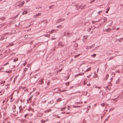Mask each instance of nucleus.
Listing matches in <instances>:
<instances>
[{
    "mask_svg": "<svg viewBox=\"0 0 123 123\" xmlns=\"http://www.w3.org/2000/svg\"><path fill=\"white\" fill-rule=\"evenodd\" d=\"M43 79H41L40 81H39V84H42L43 83Z\"/></svg>",
    "mask_w": 123,
    "mask_h": 123,
    "instance_id": "f257e3e1",
    "label": "nucleus"
},
{
    "mask_svg": "<svg viewBox=\"0 0 123 123\" xmlns=\"http://www.w3.org/2000/svg\"><path fill=\"white\" fill-rule=\"evenodd\" d=\"M25 3V1H24L23 2H22L19 5V6L20 7H21L22 6H23V5Z\"/></svg>",
    "mask_w": 123,
    "mask_h": 123,
    "instance_id": "f03ea898",
    "label": "nucleus"
},
{
    "mask_svg": "<svg viewBox=\"0 0 123 123\" xmlns=\"http://www.w3.org/2000/svg\"><path fill=\"white\" fill-rule=\"evenodd\" d=\"M59 46H60L62 47H63L64 46V45L63 43H62L61 42H59Z\"/></svg>",
    "mask_w": 123,
    "mask_h": 123,
    "instance_id": "7ed1b4c3",
    "label": "nucleus"
},
{
    "mask_svg": "<svg viewBox=\"0 0 123 123\" xmlns=\"http://www.w3.org/2000/svg\"><path fill=\"white\" fill-rule=\"evenodd\" d=\"M94 45V44H93V45H91V46H87L86 47V49H90V48H92V46H93V45Z\"/></svg>",
    "mask_w": 123,
    "mask_h": 123,
    "instance_id": "20e7f679",
    "label": "nucleus"
},
{
    "mask_svg": "<svg viewBox=\"0 0 123 123\" xmlns=\"http://www.w3.org/2000/svg\"><path fill=\"white\" fill-rule=\"evenodd\" d=\"M111 30V29L110 28H108L106 30L107 32H108L110 31Z\"/></svg>",
    "mask_w": 123,
    "mask_h": 123,
    "instance_id": "39448f33",
    "label": "nucleus"
},
{
    "mask_svg": "<svg viewBox=\"0 0 123 123\" xmlns=\"http://www.w3.org/2000/svg\"><path fill=\"white\" fill-rule=\"evenodd\" d=\"M91 67H90L89 68H88V69H87L85 71L87 72L88 71H90L91 70Z\"/></svg>",
    "mask_w": 123,
    "mask_h": 123,
    "instance_id": "423d86ee",
    "label": "nucleus"
},
{
    "mask_svg": "<svg viewBox=\"0 0 123 123\" xmlns=\"http://www.w3.org/2000/svg\"><path fill=\"white\" fill-rule=\"evenodd\" d=\"M48 119H46L44 120H42V121H41V122L43 123H45L47 121H48Z\"/></svg>",
    "mask_w": 123,
    "mask_h": 123,
    "instance_id": "0eeeda50",
    "label": "nucleus"
},
{
    "mask_svg": "<svg viewBox=\"0 0 123 123\" xmlns=\"http://www.w3.org/2000/svg\"><path fill=\"white\" fill-rule=\"evenodd\" d=\"M41 13H39L38 14H37V15H35V16H36L35 17L34 16V17H36L37 16H39V15H41ZM34 16H35V15Z\"/></svg>",
    "mask_w": 123,
    "mask_h": 123,
    "instance_id": "6e6552de",
    "label": "nucleus"
},
{
    "mask_svg": "<svg viewBox=\"0 0 123 123\" xmlns=\"http://www.w3.org/2000/svg\"><path fill=\"white\" fill-rule=\"evenodd\" d=\"M5 19V17H3L1 18H0V19H1L2 20H4Z\"/></svg>",
    "mask_w": 123,
    "mask_h": 123,
    "instance_id": "1a4fd4ad",
    "label": "nucleus"
},
{
    "mask_svg": "<svg viewBox=\"0 0 123 123\" xmlns=\"http://www.w3.org/2000/svg\"><path fill=\"white\" fill-rule=\"evenodd\" d=\"M61 19H60L59 20L57 21L56 22V23H58L59 22H61Z\"/></svg>",
    "mask_w": 123,
    "mask_h": 123,
    "instance_id": "9d476101",
    "label": "nucleus"
},
{
    "mask_svg": "<svg viewBox=\"0 0 123 123\" xmlns=\"http://www.w3.org/2000/svg\"><path fill=\"white\" fill-rule=\"evenodd\" d=\"M83 6H82V7L81 8V9H83L84 8L85 6H86V5H82Z\"/></svg>",
    "mask_w": 123,
    "mask_h": 123,
    "instance_id": "9b49d317",
    "label": "nucleus"
},
{
    "mask_svg": "<svg viewBox=\"0 0 123 123\" xmlns=\"http://www.w3.org/2000/svg\"><path fill=\"white\" fill-rule=\"evenodd\" d=\"M51 110H47L46 111H45V113H47V112H49V111H50Z\"/></svg>",
    "mask_w": 123,
    "mask_h": 123,
    "instance_id": "f8f14e48",
    "label": "nucleus"
},
{
    "mask_svg": "<svg viewBox=\"0 0 123 123\" xmlns=\"http://www.w3.org/2000/svg\"><path fill=\"white\" fill-rule=\"evenodd\" d=\"M91 56L93 57H95L96 56V54H93L91 55Z\"/></svg>",
    "mask_w": 123,
    "mask_h": 123,
    "instance_id": "ddd939ff",
    "label": "nucleus"
},
{
    "mask_svg": "<svg viewBox=\"0 0 123 123\" xmlns=\"http://www.w3.org/2000/svg\"><path fill=\"white\" fill-rule=\"evenodd\" d=\"M105 103H103L102 104H101V105L102 106H104L105 105Z\"/></svg>",
    "mask_w": 123,
    "mask_h": 123,
    "instance_id": "4468645a",
    "label": "nucleus"
},
{
    "mask_svg": "<svg viewBox=\"0 0 123 123\" xmlns=\"http://www.w3.org/2000/svg\"><path fill=\"white\" fill-rule=\"evenodd\" d=\"M54 6L53 5H52L51 6H50L49 7V8L50 9H51L52 8H53V6Z\"/></svg>",
    "mask_w": 123,
    "mask_h": 123,
    "instance_id": "2eb2a0df",
    "label": "nucleus"
},
{
    "mask_svg": "<svg viewBox=\"0 0 123 123\" xmlns=\"http://www.w3.org/2000/svg\"><path fill=\"white\" fill-rule=\"evenodd\" d=\"M82 7V6H81V5L77 9V10H79V9L80 8H81V7Z\"/></svg>",
    "mask_w": 123,
    "mask_h": 123,
    "instance_id": "dca6fc26",
    "label": "nucleus"
},
{
    "mask_svg": "<svg viewBox=\"0 0 123 123\" xmlns=\"http://www.w3.org/2000/svg\"><path fill=\"white\" fill-rule=\"evenodd\" d=\"M61 100V98H59V99H57L56 101H57V102H58L59 101H60Z\"/></svg>",
    "mask_w": 123,
    "mask_h": 123,
    "instance_id": "f3484780",
    "label": "nucleus"
},
{
    "mask_svg": "<svg viewBox=\"0 0 123 123\" xmlns=\"http://www.w3.org/2000/svg\"><path fill=\"white\" fill-rule=\"evenodd\" d=\"M27 68H24V70L25 72L26 71H27Z\"/></svg>",
    "mask_w": 123,
    "mask_h": 123,
    "instance_id": "a211bd4d",
    "label": "nucleus"
},
{
    "mask_svg": "<svg viewBox=\"0 0 123 123\" xmlns=\"http://www.w3.org/2000/svg\"><path fill=\"white\" fill-rule=\"evenodd\" d=\"M123 40V38H121L119 40V41L120 42L121 41H122Z\"/></svg>",
    "mask_w": 123,
    "mask_h": 123,
    "instance_id": "6ab92c4d",
    "label": "nucleus"
},
{
    "mask_svg": "<svg viewBox=\"0 0 123 123\" xmlns=\"http://www.w3.org/2000/svg\"><path fill=\"white\" fill-rule=\"evenodd\" d=\"M18 60V59H14V61H13L14 62L15 61H17Z\"/></svg>",
    "mask_w": 123,
    "mask_h": 123,
    "instance_id": "aec40b11",
    "label": "nucleus"
},
{
    "mask_svg": "<svg viewBox=\"0 0 123 123\" xmlns=\"http://www.w3.org/2000/svg\"><path fill=\"white\" fill-rule=\"evenodd\" d=\"M19 109H20V111H21V106H19Z\"/></svg>",
    "mask_w": 123,
    "mask_h": 123,
    "instance_id": "412c9836",
    "label": "nucleus"
},
{
    "mask_svg": "<svg viewBox=\"0 0 123 123\" xmlns=\"http://www.w3.org/2000/svg\"><path fill=\"white\" fill-rule=\"evenodd\" d=\"M69 34V33H67V36H68V37H70V36L69 35H68Z\"/></svg>",
    "mask_w": 123,
    "mask_h": 123,
    "instance_id": "4be33fe9",
    "label": "nucleus"
},
{
    "mask_svg": "<svg viewBox=\"0 0 123 123\" xmlns=\"http://www.w3.org/2000/svg\"><path fill=\"white\" fill-rule=\"evenodd\" d=\"M4 25V24H2L1 25H0V27H1L2 26H3Z\"/></svg>",
    "mask_w": 123,
    "mask_h": 123,
    "instance_id": "5701e85b",
    "label": "nucleus"
},
{
    "mask_svg": "<svg viewBox=\"0 0 123 123\" xmlns=\"http://www.w3.org/2000/svg\"><path fill=\"white\" fill-rule=\"evenodd\" d=\"M109 77V74H107L106 75V77L107 79Z\"/></svg>",
    "mask_w": 123,
    "mask_h": 123,
    "instance_id": "b1692460",
    "label": "nucleus"
},
{
    "mask_svg": "<svg viewBox=\"0 0 123 123\" xmlns=\"http://www.w3.org/2000/svg\"><path fill=\"white\" fill-rule=\"evenodd\" d=\"M27 37H28V36L27 35H25V38H27Z\"/></svg>",
    "mask_w": 123,
    "mask_h": 123,
    "instance_id": "393cba45",
    "label": "nucleus"
},
{
    "mask_svg": "<svg viewBox=\"0 0 123 123\" xmlns=\"http://www.w3.org/2000/svg\"><path fill=\"white\" fill-rule=\"evenodd\" d=\"M79 56V55L78 54V55H75V56H74V57L75 58H76V57H77L78 56Z\"/></svg>",
    "mask_w": 123,
    "mask_h": 123,
    "instance_id": "a878e982",
    "label": "nucleus"
},
{
    "mask_svg": "<svg viewBox=\"0 0 123 123\" xmlns=\"http://www.w3.org/2000/svg\"><path fill=\"white\" fill-rule=\"evenodd\" d=\"M8 64V62H7V63H6L4 65V66H5L7 64Z\"/></svg>",
    "mask_w": 123,
    "mask_h": 123,
    "instance_id": "bb28decb",
    "label": "nucleus"
},
{
    "mask_svg": "<svg viewBox=\"0 0 123 123\" xmlns=\"http://www.w3.org/2000/svg\"><path fill=\"white\" fill-rule=\"evenodd\" d=\"M40 8H41V7H36V9H39Z\"/></svg>",
    "mask_w": 123,
    "mask_h": 123,
    "instance_id": "cd10ccee",
    "label": "nucleus"
},
{
    "mask_svg": "<svg viewBox=\"0 0 123 123\" xmlns=\"http://www.w3.org/2000/svg\"><path fill=\"white\" fill-rule=\"evenodd\" d=\"M30 66V64H28L27 65V67H29Z\"/></svg>",
    "mask_w": 123,
    "mask_h": 123,
    "instance_id": "c85d7f7f",
    "label": "nucleus"
},
{
    "mask_svg": "<svg viewBox=\"0 0 123 123\" xmlns=\"http://www.w3.org/2000/svg\"><path fill=\"white\" fill-rule=\"evenodd\" d=\"M43 115V113H41V114H40V115H39V116H40V117H41V116H42Z\"/></svg>",
    "mask_w": 123,
    "mask_h": 123,
    "instance_id": "c756f323",
    "label": "nucleus"
},
{
    "mask_svg": "<svg viewBox=\"0 0 123 123\" xmlns=\"http://www.w3.org/2000/svg\"><path fill=\"white\" fill-rule=\"evenodd\" d=\"M25 14H26L27 13V11H25Z\"/></svg>",
    "mask_w": 123,
    "mask_h": 123,
    "instance_id": "7c9ffc66",
    "label": "nucleus"
},
{
    "mask_svg": "<svg viewBox=\"0 0 123 123\" xmlns=\"http://www.w3.org/2000/svg\"><path fill=\"white\" fill-rule=\"evenodd\" d=\"M44 22H45V23H47V20H45L44 21Z\"/></svg>",
    "mask_w": 123,
    "mask_h": 123,
    "instance_id": "2f4dec72",
    "label": "nucleus"
},
{
    "mask_svg": "<svg viewBox=\"0 0 123 123\" xmlns=\"http://www.w3.org/2000/svg\"><path fill=\"white\" fill-rule=\"evenodd\" d=\"M113 58V57H110V58L109 59H112Z\"/></svg>",
    "mask_w": 123,
    "mask_h": 123,
    "instance_id": "473e14b6",
    "label": "nucleus"
},
{
    "mask_svg": "<svg viewBox=\"0 0 123 123\" xmlns=\"http://www.w3.org/2000/svg\"><path fill=\"white\" fill-rule=\"evenodd\" d=\"M65 20V19H61V21H64V20Z\"/></svg>",
    "mask_w": 123,
    "mask_h": 123,
    "instance_id": "72a5a7b5",
    "label": "nucleus"
},
{
    "mask_svg": "<svg viewBox=\"0 0 123 123\" xmlns=\"http://www.w3.org/2000/svg\"><path fill=\"white\" fill-rule=\"evenodd\" d=\"M108 10H107V11H106L105 12L106 13H108Z\"/></svg>",
    "mask_w": 123,
    "mask_h": 123,
    "instance_id": "f704fd0d",
    "label": "nucleus"
},
{
    "mask_svg": "<svg viewBox=\"0 0 123 123\" xmlns=\"http://www.w3.org/2000/svg\"><path fill=\"white\" fill-rule=\"evenodd\" d=\"M119 28H117V30H119Z\"/></svg>",
    "mask_w": 123,
    "mask_h": 123,
    "instance_id": "c9c22d12",
    "label": "nucleus"
},
{
    "mask_svg": "<svg viewBox=\"0 0 123 123\" xmlns=\"http://www.w3.org/2000/svg\"><path fill=\"white\" fill-rule=\"evenodd\" d=\"M62 69H61L60 70H59V71H62Z\"/></svg>",
    "mask_w": 123,
    "mask_h": 123,
    "instance_id": "e433bc0d",
    "label": "nucleus"
},
{
    "mask_svg": "<svg viewBox=\"0 0 123 123\" xmlns=\"http://www.w3.org/2000/svg\"><path fill=\"white\" fill-rule=\"evenodd\" d=\"M27 114H26L25 115V117L26 116H27Z\"/></svg>",
    "mask_w": 123,
    "mask_h": 123,
    "instance_id": "4c0bfd02",
    "label": "nucleus"
},
{
    "mask_svg": "<svg viewBox=\"0 0 123 123\" xmlns=\"http://www.w3.org/2000/svg\"><path fill=\"white\" fill-rule=\"evenodd\" d=\"M25 65H26L25 63L23 64V65L24 66H25Z\"/></svg>",
    "mask_w": 123,
    "mask_h": 123,
    "instance_id": "58836bf2",
    "label": "nucleus"
},
{
    "mask_svg": "<svg viewBox=\"0 0 123 123\" xmlns=\"http://www.w3.org/2000/svg\"><path fill=\"white\" fill-rule=\"evenodd\" d=\"M5 100H4V101H3V103H5Z\"/></svg>",
    "mask_w": 123,
    "mask_h": 123,
    "instance_id": "ea45409f",
    "label": "nucleus"
},
{
    "mask_svg": "<svg viewBox=\"0 0 123 123\" xmlns=\"http://www.w3.org/2000/svg\"><path fill=\"white\" fill-rule=\"evenodd\" d=\"M59 26H57V28H59Z\"/></svg>",
    "mask_w": 123,
    "mask_h": 123,
    "instance_id": "a19ab883",
    "label": "nucleus"
},
{
    "mask_svg": "<svg viewBox=\"0 0 123 123\" xmlns=\"http://www.w3.org/2000/svg\"><path fill=\"white\" fill-rule=\"evenodd\" d=\"M49 82H48L47 83V85H48V84H49Z\"/></svg>",
    "mask_w": 123,
    "mask_h": 123,
    "instance_id": "79ce46f5",
    "label": "nucleus"
},
{
    "mask_svg": "<svg viewBox=\"0 0 123 123\" xmlns=\"http://www.w3.org/2000/svg\"><path fill=\"white\" fill-rule=\"evenodd\" d=\"M18 15H16L15 17H17L18 16Z\"/></svg>",
    "mask_w": 123,
    "mask_h": 123,
    "instance_id": "37998d69",
    "label": "nucleus"
},
{
    "mask_svg": "<svg viewBox=\"0 0 123 123\" xmlns=\"http://www.w3.org/2000/svg\"><path fill=\"white\" fill-rule=\"evenodd\" d=\"M59 26V27H62V25H60Z\"/></svg>",
    "mask_w": 123,
    "mask_h": 123,
    "instance_id": "c03bdc74",
    "label": "nucleus"
},
{
    "mask_svg": "<svg viewBox=\"0 0 123 123\" xmlns=\"http://www.w3.org/2000/svg\"><path fill=\"white\" fill-rule=\"evenodd\" d=\"M25 13V11H24V12H23V14H25V13Z\"/></svg>",
    "mask_w": 123,
    "mask_h": 123,
    "instance_id": "a18cd8bd",
    "label": "nucleus"
},
{
    "mask_svg": "<svg viewBox=\"0 0 123 123\" xmlns=\"http://www.w3.org/2000/svg\"><path fill=\"white\" fill-rule=\"evenodd\" d=\"M1 94H1V92H0V95H1Z\"/></svg>",
    "mask_w": 123,
    "mask_h": 123,
    "instance_id": "49530a36",
    "label": "nucleus"
},
{
    "mask_svg": "<svg viewBox=\"0 0 123 123\" xmlns=\"http://www.w3.org/2000/svg\"><path fill=\"white\" fill-rule=\"evenodd\" d=\"M64 34H65L64 35V36H65V35H66V34H65V32L64 33Z\"/></svg>",
    "mask_w": 123,
    "mask_h": 123,
    "instance_id": "de8ad7c7",
    "label": "nucleus"
},
{
    "mask_svg": "<svg viewBox=\"0 0 123 123\" xmlns=\"http://www.w3.org/2000/svg\"><path fill=\"white\" fill-rule=\"evenodd\" d=\"M25 64H26L27 63L26 62H25Z\"/></svg>",
    "mask_w": 123,
    "mask_h": 123,
    "instance_id": "09e8293b",
    "label": "nucleus"
},
{
    "mask_svg": "<svg viewBox=\"0 0 123 123\" xmlns=\"http://www.w3.org/2000/svg\"><path fill=\"white\" fill-rule=\"evenodd\" d=\"M92 33V31H91V33Z\"/></svg>",
    "mask_w": 123,
    "mask_h": 123,
    "instance_id": "8fccbe9b",
    "label": "nucleus"
},
{
    "mask_svg": "<svg viewBox=\"0 0 123 123\" xmlns=\"http://www.w3.org/2000/svg\"><path fill=\"white\" fill-rule=\"evenodd\" d=\"M109 116H108V117L107 118H109Z\"/></svg>",
    "mask_w": 123,
    "mask_h": 123,
    "instance_id": "3c124183",
    "label": "nucleus"
},
{
    "mask_svg": "<svg viewBox=\"0 0 123 123\" xmlns=\"http://www.w3.org/2000/svg\"><path fill=\"white\" fill-rule=\"evenodd\" d=\"M109 9H108V10H109Z\"/></svg>",
    "mask_w": 123,
    "mask_h": 123,
    "instance_id": "603ef678",
    "label": "nucleus"
},
{
    "mask_svg": "<svg viewBox=\"0 0 123 123\" xmlns=\"http://www.w3.org/2000/svg\"><path fill=\"white\" fill-rule=\"evenodd\" d=\"M78 6V5H76V6Z\"/></svg>",
    "mask_w": 123,
    "mask_h": 123,
    "instance_id": "864d4df0",
    "label": "nucleus"
},
{
    "mask_svg": "<svg viewBox=\"0 0 123 123\" xmlns=\"http://www.w3.org/2000/svg\"><path fill=\"white\" fill-rule=\"evenodd\" d=\"M7 123H10V122H8Z\"/></svg>",
    "mask_w": 123,
    "mask_h": 123,
    "instance_id": "5fc2aeb1",
    "label": "nucleus"
},
{
    "mask_svg": "<svg viewBox=\"0 0 123 123\" xmlns=\"http://www.w3.org/2000/svg\"><path fill=\"white\" fill-rule=\"evenodd\" d=\"M107 120V119H106V120Z\"/></svg>",
    "mask_w": 123,
    "mask_h": 123,
    "instance_id": "6e6d98bb",
    "label": "nucleus"
},
{
    "mask_svg": "<svg viewBox=\"0 0 123 123\" xmlns=\"http://www.w3.org/2000/svg\"><path fill=\"white\" fill-rule=\"evenodd\" d=\"M31 50H30L29 51H31Z\"/></svg>",
    "mask_w": 123,
    "mask_h": 123,
    "instance_id": "4d7b16f0",
    "label": "nucleus"
},
{
    "mask_svg": "<svg viewBox=\"0 0 123 123\" xmlns=\"http://www.w3.org/2000/svg\"><path fill=\"white\" fill-rule=\"evenodd\" d=\"M98 70H97V71H98Z\"/></svg>",
    "mask_w": 123,
    "mask_h": 123,
    "instance_id": "13d9d810",
    "label": "nucleus"
},
{
    "mask_svg": "<svg viewBox=\"0 0 123 123\" xmlns=\"http://www.w3.org/2000/svg\"><path fill=\"white\" fill-rule=\"evenodd\" d=\"M90 85V84H89V85Z\"/></svg>",
    "mask_w": 123,
    "mask_h": 123,
    "instance_id": "bf43d9fd",
    "label": "nucleus"
},
{
    "mask_svg": "<svg viewBox=\"0 0 123 123\" xmlns=\"http://www.w3.org/2000/svg\"><path fill=\"white\" fill-rule=\"evenodd\" d=\"M63 91H65L64 90H63Z\"/></svg>",
    "mask_w": 123,
    "mask_h": 123,
    "instance_id": "052dcab7",
    "label": "nucleus"
},
{
    "mask_svg": "<svg viewBox=\"0 0 123 123\" xmlns=\"http://www.w3.org/2000/svg\"><path fill=\"white\" fill-rule=\"evenodd\" d=\"M1 0H0V1Z\"/></svg>",
    "mask_w": 123,
    "mask_h": 123,
    "instance_id": "680f3d73",
    "label": "nucleus"
},
{
    "mask_svg": "<svg viewBox=\"0 0 123 123\" xmlns=\"http://www.w3.org/2000/svg\"><path fill=\"white\" fill-rule=\"evenodd\" d=\"M1 0H0V1Z\"/></svg>",
    "mask_w": 123,
    "mask_h": 123,
    "instance_id": "e2e57ef3",
    "label": "nucleus"
}]
</instances>
